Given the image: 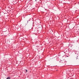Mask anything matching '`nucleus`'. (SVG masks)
<instances>
[{
    "mask_svg": "<svg viewBox=\"0 0 79 79\" xmlns=\"http://www.w3.org/2000/svg\"><path fill=\"white\" fill-rule=\"evenodd\" d=\"M6 79H10V77H8Z\"/></svg>",
    "mask_w": 79,
    "mask_h": 79,
    "instance_id": "obj_1",
    "label": "nucleus"
},
{
    "mask_svg": "<svg viewBox=\"0 0 79 79\" xmlns=\"http://www.w3.org/2000/svg\"><path fill=\"white\" fill-rule=\"evenodd\" d=\"M26 73H27V69L26 70Z\"/></svg>",
    "mask_w": 79,
    "mask_h": 79,
    "instance_id": "obj_2",
    "label": "nucleus"
}]
</instances>
